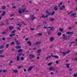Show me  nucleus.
Returning <instances> with one entry per match:
<instances>
[{
  "label": "nucleus",
  "instance_id": "obj_5",
  "mask_svg": "<svg viewBox=\"0 0 77 77\" xmlns=\"http://www.w3.org/2000/svg\"><path fill=\"white\" fill-rule=\"evenodd\" d=\"M48 28L50 29V31H53L54 29V27H51V26H48Z\"/></svg>",
  "mask_w": 77,
  "mask_h": 77
},
{
  "label": "nucleus",
  "instance_id": "obj_33",
  "mask_svg": "<svg viewBox=\"0 0 77 77\" xmlns=\"http://www.w3.org/2000/svg\"><path fill=\"white\" fill-rule=\"evenodd\" d=\"M15 32H16V30H14L13 31H12L11 32V33H15Z\"/></svg>",
  "mask_w": 77,
  "mask_h": 77
},
{
  "label": "nucleus",
  "instance_id": "obj_41",
  "mask_svg": "<svg viewBox=\"0 0 77 77\" xmlns=\"http://www.w3.org/2000/svg\"><path fill=\"white\" fill-rule=\"evenodd\" d=\"M63 3V2H60V3L59 5H58L59 7H60V5H62V4Z\"/></svg>",
  "mask_w": 77,
  "mask_h": 77
},
{
  "label": "nucleus",
  "instance_id": "obj_4",
  "mask_svg": "<svg viewBox=\"0 0 77 77\" xmlns=\"http://www.w3.org/2000/svg\"><path fill=\"white\" fill-rule=\"evenodd\" d=\"M35 68V66H31L30 67L27 69L28 71H31L33 68Z\"/></svg>",
  "mask_w": 77,
  "mask_h": 77
},
{
  "label": "nucleus",
  "instance_id": "obj_3",
  "mask_svg": "<svg viewBox=\"0 0 77 77\" xmlns=\"http://www.w3.org/2000/svg\"><path fill=\"white\" fill-rule=\"evenodd\" d=\"M51 56L52 57H54L55 58V59H59V56L56 55L54 56L53 55L52 53L51 54Z\"/></svg>",
  "mask_w": 77,
  "mask_h": 77
},
{
  "label": "nucleus",
  "instance_id": "obj_17",
  "mask_svg": "<svg viewBox=\"0 0 77 77\" xmlns=\"http://www.w3.org/2000/svg\"><path fill=\"white\" fill-rule=\"evenodd\" d=\"M15 48H17V49H18L19 48H21V47L20 46H17L15 47Z\"/></svg>",
  "mask_w": 77,
  "mask_h": 77
},
{
  "label": "nucleus",
  "instance_id": "obj_29",
  "mask_svg": "<svg viewBox=\"0 0 77 77\" xmlns=\"http://www.w3.org/2000/svg\"><path fill=\"white\" fill-rule=\"evenodd\" d=\"M16 58L17 59V61H18V60H20V57L18 56Z\"/></svg>",
  "mask_w": 77,
  "mask_h": 77
},
{
  "label": "nucleus",
  "instance_id": "obj_10",
  "mask_svg": "<svg viewBox=\"0 0 77 77\" xmlns=\"http://www.w3.org/2000/svg\"><path fill=\"white\" fill-rule=\"evenodd\" d=\"M29 56L31 57V59L32 58H35V55H33L31 54H29Z\"/></svg>",
  "mask_w": 77,
  "mask_h": 77
},
{
  "label": "nucleus",
  "instance_id": "obj_11",
  "mask_svg": "<svg viewBox=\"0 0 77 77\" xmlns=\"http://www.w3.org/2000/svg\"><path fill=\"white\" fill-rule=\"evenodd\" d=\"M76 14H77L76 13H75L72 14V16H74V17H76Z\"/></svg>",
  "mask_w": 77,
  "mask_h": 77
},
{
  "label": "nucleus",
  "instance_id": "obj_43",
  "mask_svg": "<svg viewBox=\"0 0 77 77\" xmlns=\"http://www.w3.org/2000/svg\"><path fill=\"white\" fill-rule=\"evenodd\" d=\"M0 57H5V55H0Z\"/></svg>",
  "mask_w": 77,
  "mask_h": 77
},
{
  "label": "nucleus",
  "instance_id": "obj_37",
  "mask_svg": "<svg viewBox=\"0 0 77 77\" xmlns=\"http://www.w3.org/2000/svg\"><path fill=\"white\" fill-rule=\"evenodd\" d=\"M3 72H7V70L6 69H4L3 71Z\"/></svg>",
  "mask_w": 77,
  "mask_h": 77
},
{
  "label": "nucleus",
  "instance_id": "obj_38",
  "mask_svg": "<svg viewBox=\"0 0 77 77\" xmlns=\"http://www.w3.org/2000/svg\"><path fill=\"white\" fill-rule=\"evenodd\" d=\"M54 14H55V11H53L51 13V15H53Z\"/></svg>",
  "mask_w": 77,
  "mask_h": 77
},
{
  "label": "nucleus",
  "instance_id": "obj_63",
  "mask_svg": "<svg viewBox=\"0 0 77 77\" xmlns=\"http://www.w3.org/2000/svg\"><path fill=\"white\" fill-rule=\"evenodd\" d=\"M77 74H74V76L75 77H77Z\"/></svg>",
  "mask_w": 77,
  "mask_h": 77
},
{
  "label": "nucleus",
  "instance_id": "obj_56",
  "mask_svg": "<svg viewBox=\"0 0 77 77\" xmlns=\"http://www.w3.org/2000/svg\"><path fill=\"white\" fill-rule=\"evenodd\" d=\"M20 59L22 60H24V57H21L20 58Z\"/></svg>",
  "mask_w": 77,
  "mask_h": 77
},
{
  "label": "nucleus",
  "instance_id": "obj_27",
  "mask_svg": "<svg viewBox=\"0 0 77 77\" xmlns=\"http://www.w3.org/2000/svg\"><path fill=\"white\" fill-rule=\"evenodd\" d=\"M23 49L19 50H18V53H21V52H23Z\"/></svg>",
  "mask_w": 77,
  "mask_h": 77
},
{
  "label": "nucleus",
  "instance_id": "obj_35",
  "mask_svg": "<svg viewBox=\"0 0 77 77\" xmlns=\"http://www.w3.org/2000/svg\"><path fill=\"white\" fill-rule=\"evenodd\" d=\"M35 19V17H33L31 19V21H33Z\"/></svg>",
  "mask_w": 77,
  "mask_h": 77
},
{
  "label": "nucleus",
  "instance_id": "obj_54",
  "mask_svg": "<svg viewBox=\"0 0 77 77\" xmlns=\"http://www.w3.org/2000/svg\"><path fill=\"white\" fill-rule=\"evenodd\" d=\"M55 72H56V73H57L58 72V70H54Z\"/></svg>",
  "mask_w": 77,
  "mask_h": 77
},
{
  "label": "nucleus",
  "instance_id": "obj_16",
  "mask_svg": "<svg viewBox=\"0 0 77 77\" xmlns=\"http://www.w3.org/2000/svg\"><path fill=\"white\" fill-rule=\"evenodd\" d=\"M15 42L16 43V44L17 45H19L20 44V42H18L17 40V41L16 42Z\"/></svg>",
  "mask_w": 77,
  "mask_h": 77
},
{
  "label": "nucleus",
  "instance_id": "obj_44",
  "mask_svg": "<svg viewBox=\"0 0 77 77\" xmlns=\"http://www.w3.org/2000/svg\"><path fill=\"white\" fill-rule=\"evenodd\" d=\"M22 66H19L18 67V69H20V68H21Z\"/></svg>",
  "mask_w": 77,
  "mask_h": 77
},
{
  "label": "nucleus",
  "instance_id": "obj_36",
  "mask_svg": "<svg viewBox=\"0 0 77 77\" xmlns=\"http://www.w3.org/2000/svg\"><path fill=\"white\" fill-rule=\"evenodd\" d=\"M52 64V63L51 62V63H48V66H50Z\"/></svg>",
  "mask_w": 77,
  "mask_h": 77
},
{
  "label": "nucleus",
  "instance_id": "obj_32",
  "mask_svg": "<svg viewBox=\"0 0 77 77\" xmlns=\"http://www.w3.org/2000/svg\"><path fill=\"white\" fill-rule=\"evenodd\" d=\"M5 8H6V6H3L2 8V9H5Z\"/></svg>",
  "mask_w": 77,
  "mask_h": 77
},
{
  "label": "nucleus",
  "instance_id": "obj_23",
  "mask_svg": "<svg viewBox=\"0 0 77 77\" xmlns=\"http://www.w3.org/2000/svg\"><path fill=\"white\" fill-rule=\"evenodd\" d=\"M38 36H42L43 35V34L41 33H39L37 34Z\"/></svg>",
  "mask_w": 77,
  "mask_h": 77
},
{
  "label": "nucleus",
  "instance_id": "obj_34",
  "mask_svg": "<svg viewBox=\"0 0 77 77\" xmlns=\"http://www.w3.org/2000/svg\"><path fill=\"white\" fill-rule=\"evenodd\" d=\"M4 48V45H2L0 46V49H2Z\"/></svg>",
  "mask_w": 77,
  "mask_h": 77
},
{
  "label": "nucleus",
  "instance_id": "obj_59",
  "mask_svg": "<svg viewBox=\"0 0 77 77\" xmlns=\"http://www.w3.org/2000/svg\"><path fill=\"white\" fill-rule=\"evenodd\" d=\"M56 63H57V64H59V61H56Z\"/></svg>",
  "mask_w": 77,
  "mask_h": 77
},
{
  "label": "nucleus",
  "instance_id": "obj_55",
  "mask_svg": "<svg viewBox=\"0 0 77 77\" xmlns=\"http://www.w3.org/2000/svg\"><path fill=\"white\" fill-rule=\"evenodd\" d=\"M13 62L12 61H10V63L9 64H11V63H13Z\"/></svg>",
  "mask_w": 77,
  "mask_h": 77
},
{
  "label": "nucleus",
  "instance_id": "obj_42",
  "mask_svg": "<svg viewBox=\"0 0 77 77\" xmlns=\"http://www.w3.org/2000/svg\"><path fill=\"white\" fill-rule=\"evenodd\" d=\"M9 47V44H8L6 45V48H8Z\"/></svg>",
  "mask_w": 77,
  "mask_h": 77
},
{
  "label": "nucleus",
  "instance_id": "obj_24",
  "mask_svg": "<svg viewBox=\"0 0 77 77\" xmlns=\"http://www.w3.org/2000/svg\"><path fill=\"white\" fill-rule=\"evenodd\" d=\"M14 27H12V26H10L9 27V29L10 30H12V29H14Z\"/></svg>",
  "mask_w": 77,
  "mask_h": 77
},
{
  "label": "nucleus",
  "instance_id": "obj_53",
  "mask_svg": "<svg viewBox=\"0 0 77 77\" xmlns=\"http://www.w3.org/2000/svg\"><path fill=\"white\" fill-rule=\"evenodd\" d=\"M22 23V24H23V25H24L25 26H26V24L24 23V22H21Z\"/></svg>",
  "mask_w": 77,
  "mask_h": 77
},
{
  "label": "nucleus",
  "instance_id": "obj_18",
  "mask_svg": "<svg viewBox=\"0 0 77 77\" xmlns=\"http://www.w3.org/2000/svg\"><path fill=\"white\" fill-rule=\"evenodd\" d=\"M18 12L19 13V14H22V13H24V12H23L21 10H20L18 11Z\"/></svg>",
  "mask_w": 77,
  "mask_h": 77
},
{
  "label": "nucleus",
  "instance_id": "obj_57",
  "mask_svg": "<svg viewBox=\"0 0 77 77\" xmlns=\"http://www.w3.org/2000/svg\"><path fill=\"white\" fill-rule=\"evenodd\" d=\"M4 24H5L4 23H2V24H0V26H3Z\"/></svg>",
  "mask_w": 77,
  "mask_h": 77
},
{
  "label": "nucleus",
  "instance_id": "obj_6",
  "mask_svg": "<svg viewBox=\"0 0 77 77\" xmlns=\"http://www.w3.org/2000/svg\"><path fill=\"white\" fill-rule=\"evenodd\" d=\"M66 34H69L70 35H73V34H74V31L72 32H66Z\"/></svg>",
  "mask_w": 77,
  "mask_h": 77
},
{
  "label": "nucleus",
  "instance_id": "obj_50",
  "mask_svg": "<svg viewBox=\"0 0 77 77\" xmlns=\"http://www.w3.org/2000/svg\"><path fill=\"white\" fill-rule=\"evenodd\" d=\"M3 51L2 50H0V54H2V53H3Z\"/></svg>",
  "mask_w": 77,
  "mask_h": 77
},
{
  "label": "nucleus",
  "instance_id": "obj_31",
  "mask_svg": "<svg viewBox=\"0 0 77 77\" xmlns=\"http://www.w3.org/2000/svg\"><path fill=\"white\" fill-rule=\"evenodd\" d=\"M26 8H25V9H22V12H25V10H26Z\"/></svg>",
  "mask_w": 77,
  "mask_h": 77
},
{
  "label": "nucleus",
  "instance_id": "obj_52",
  "mask_svg": "<svg viewBox=\"0 0 77 77\" xmlns=\"http://www.w3.org/2000/svg\"><path fill=\"white\" fill-rule=\"evenodd\" d=\"M21 54H22L21 53L20 54H17L18 56H20V55H21Z\"/></svg>",
  "mask_w": 77,
  "mask_h": 77
},
{
  "label": "nucleus",
  "instance_id": "obj_2",
  "mask_svg": "<svg viewBox=\"0 0 77 77\" xmlns=\"http://www.w3.org/2000/svg\"><path fill=\"white\" fill-rule=\"evenodd\" d=\"M46 12L47 13V14H48L47 15L45 16V17L46 18H47L48 17L49 15H51V13H49L47 11H46Z\"/></svg>",
  "mask_w": 77,
  "mask_h": 77
},
{
  "label": "nucleus",
  "instance_id": "obj_45",
  "mask_svg": "<svg viewBox=\"0 0 77 77\" xmlns=\"http://www.w3.org/2000/svg\"><path fill=\"white\" fill-rule=\"evenodd\" d=\"M48 35H50V34H51V31H49L48 32Z\"/></svg>",
  "mask_w": 77,
  "mask_h": 77
},
{
  "label": "nucleus",
  "instance_id": "obj_58",
  "mask_svg": "<svg viewBox=\"0 0 77 77\" xmlns=\"http://www.w3.org/2000/svg\"><path fill=\"white\" fill-rule=\"evenodd\" d=\"M14 40L15 42H16L17 41V39H16V38H14Z\"/></svg>",
  "mask_w": 77,
  "mask_h": 77
},
{
  "label": "nucleus",
  "instance_id": "obj_20",
  "mask_svg": "<svg viewBox=\"0 0 77 77\" xmlns=\"http://www.w3.org/2000/svg\"><path fill=\"white\" fill-rule=\"evenodd\" d=\"M17 26H19V27H21V26H22V25L20 23H19L17 24Z\"/></svg>",
  "mask_w": 77,
  "mask_h": 77
},
{
  "label": "nucleus",
  "instance_id": "obj_8",
  "mask_svg": "<svg viewBox=\"0 0 77 77\" xmlns=\"http://www.w3.org/2000/svg\"><path fill=\"white\" fill-rule=\"evenodd\" d=\"M49 69L50 70H53V71H55V68H54V67H50L49 68Z\"/></svg>",
  "mask_w": 77,
  "mask_h": 77
},
{
  "label": "nucleus",
  "instance_id": "obj_46",
  "mask_svg": "<svg viewBox=\"0 0 77 77\" xmlns=\"http://www.w3.org/2000/svg\"><path fill=\"white\" fill-rule=\"evenodd\" d=\"M72 12H73V11H71L69 13H68V15H69V14H71V13H72Z\"/></svg>",
  "mask_w": 77,
  "mask_h": 77
},
{
  "label": "nucleus",
  "instance_id": "obj_19",
  "mask_svg": "<svg viewBox=\"0 0 77 77\" xmlns=\"http://www.w3.org/2000/svg\"><path fill=\"white\" fill-rule=\"evenodd\" d=\"M13 71L14 73H17L18 72V70L17 69L13 70Z\"/></svg>",
  "mask_w": 77,
  "mask_h": 77
},
{
  "label": "nucleus",
  "instance_id": "obj_49",
  "mask_svg": "<svg viewBox=\"0 0 77 77\" xmlns=\"http://www.w3.org/2000/svg\"><path fill=\"white\" fill-rule=\"evenodd\" d=\"M42 17L43 18H45V16L42 15Z\"/></svg>",
  "mask_w": 77,
  "mask_h": 77
},
{
  "label": "nucleus",
  "instance_id": "obj_15",
  "mask_svg": "<svg viewBox=\"0 0 77 77\" xmlns=\"http://www.w3.org/2000/svg\"><path fill=\"white\" fill-rule=\"evenodd\" d=\"M70 65V63H69V64H66V68H69V66Z\"/></svg>",
  "mask_w": 77,
  "mask_h": 77
},
{
  "label": "nucleus",
  "instance_id": "obj_39",
  "mask_svg": "<svg viewBox=\"0 0 77 77\" xmlns=\"http://www.w3.org/2000/svg\"><path fill=\"white\" fill-rule=\"evenodd\" d=\"M62 35V33H60V32H59L58 33V36H60Z\"/></svg>",
  "mask_w": 77,
  "mask_h": 77
},
{
  "label": "nucleus",
  "instance_id": "obj_28",
  "mask_svg": "<svg viewBox=\"0 0 77 77\" xmlns=\"http://www.w3.org/2000/svg\"><path fill=\"white\" fill-rule=\"evenodd\" d=\"M59 30L60 31V32H62L63 31V28H60Z\"/></svg>",
  "mask_w": 77,
  "mask_h": 77
},
{
  "label": "nucleus",
  "instance_id": "obj_47",
  "mask_svg": "<svg viewBox=\"0 0 77 77\" xmlns=\"http://www.w3.org/2000/svg\"><path fill=\"white\" fill-rule=\"evenodd\" d=\"M6 23H7V25H9V21H8V20H7Z\"/></svg>",
  "mask_w": 77,
  "mask_h": 77
},
{
  "label": "nucleus",
  "instance_id": "obj_40",
  "mask_svg": "<svg viewBox=\"0 0 77 77\" xmlns=\"http://www.w3.org/2000/svg\"><path fill=\"white\" fill-rule=\"evenodd\" d=\"M6 32H5V31H4L2 33V34H3V35L6 34Z\"/></svg>",
  "mask_w": 77,
  "mask_h": 77
},
{
  "label": "nucleus",
  "instance_id": "obj_30",
  "mask_svg": "<svg viewBox=\"0 0 77 77\" xmlns=\"http://www.w3.org/2000/svg\"><path fill=\"white\" fill-rule=\"evenodd\" d=\"M54 19L53 18H50L49 19V20L51 21H54Z\"/></svg>",
  "mask_w": 77,
  "mask_h": 77
},
{
  "label": "nucleus",
  "instance_id": "obj_1",
  "mask_svg": "<svg viewBox=\"0 0 77 77\" xmlns=\"http://www.w3.org/2000/svg\"><path fill=\"white\" fill-rule=\"evenodd\" d=\"M71 52V51H68L67 52H60L61 53H62V56H65V55L66 54H68L69 53H70Z\"/></svg>",
  "mask_w": 77,
  "mask_h": 77
},
{
  "label": "nucleus",
  "instance_id": "obj_26",
  "mask_svg": "<svg viewBox=\"0 0 77 77\" xmlns=\"http://www.w3.org/2000/svg\"><path fill=\"white\" fill-rule=\"evenodd\" d=\"M15 34H10L9 35V36L10 37H12L13 36H15Z\"/></svg>",
  "mask_w": 77,
  "mask_h": 77
},
{
  "label": "nucleus",
  "instance_id": "obj_9",
  "mask_svg": "<svg viewBox=\"0 0 77 77\" xmlns=\"http://www.w3.org/2000/svg\"><path fill=\"white\" fill-rule=\"evenodd\" d=\"M54 10L55 11L58 10V8H57V6H55V7L54 8Z\"/></svg>",
  "mask_w": 77,
  "mask_h": 77
},
{
  "label": "nucleus",
  "instance_id": "obj_64",
  "mask_svg": "<svg viewBox=\"0 0 77 77\" xmlns=\"http://www.w3.org/2000/svg\"><path fill=\"white\" fill-rule=\"evenodd\" d=\"M77 60V57H76L75 58V61H76Z\"/></svg>",
  "mask_w": 77,
  "mask_h": 77
},
{
  "label": "nucleus",
  "instance_id": "obj_21",
  "mask_svg": "<svg viewBox=\"0 0 77 77\" xmlns=\"http://www.w3.org/2000/svg\"><path fill=\"white\" fill-rule=\"evenodd\" d=\"M27 43L28 44H29V46L32 45V43H31V42L29 41H28L27 42Z\"/></svg>",
  "mask_w": 77,
  "mask_h": 77
},
{
  "label": "nucleus",
  "instance_id": "obj_62",
  "mask_svg": "<svg viewBox=\"0 0 77 77\" xmlns=\"http://www.w3.org/2000/svg\"><path fill=\"white\" fill-rule=\"evenodd\" d=\"M16 6H12V8L14 9H16Z\"/></svg>",
  "mask_w": 77,
  "mask_h": 77
},
{
  "label": "nucleus",
  "instance_id": "obj_13",
  "mask_svg": "<svg viewBox=\"0 0 77 77\" xmlns=\"http://www.w3.org/2000/svg\"><path fill=\"white\" fill-rule=\"evenodd\" d=\"M42 52V49H38L37 51V53H41Z\"/></svg>",
  "mask_w": 77,
  "mask_h": 77
},
{
  "label": "nucleus",
  "instance_id": "obj_12",
  "mask_svg": "<svg viewBox=\"0 0 77 77\" xmlns=\"http://www.w3.org/2000/svg\"><path fill=\"white\" fill-rule=\"evenodd\" d=\"M41 44V42H36L35 43V45H39V44Z\"/></svg>",
  "mask_w": 77,
  "mask_h": 77
},
{
  "label": "nucleus",
  "instance_id": "obj_7",
  "mask_svg": "<svg viewBox=\"0 0 77 77\" xmlns=\"http://www.w3.org/2000/svg\"><path fill=\"white\" fill-rule=\"evenodd\" d=\"M63 9H65V5H63L62 6V7L60 8V9L61 11H62Z\"/></svg>",
  "mask_w": 77,
  "mask_h": 77
},
{
  "label": "nucleus",
  "instance_id": "obj_48",
  "mask_svg": "<svg viewBox=\"0 0 77 77\" xmlns=\"http://www.w3.org/2000/svg\"><path fill=\"white\" fill-rule=\"evenodd\" d=\"M15 44V42H13L11 43V45H14Z\"/></svg>",
  "mask_w": 77,
  "mask_h": 77
},
{
  "label": "nucleus",
  "instance_id": "obj_25",
  "mask_svg": "<svg viewBox=\"0 0 77 77\" xmlns=\"http://www.w3.org/2000/svg\"><path fill=\"white\" fill-rule=\"evenodd\" d=\"M6 14V12H5V11H4L3 12V13H2V16H4V15H5Z\"/></svg>",
  "mask_w": 77,
  "mask_h": 77
},
{
  "label": "nucleus",
  "instance_id": "obj_22",
  "mask_svg": "<svg viewBox=\"0 0 77 77\" xmlns=\"http://www.w3.org/2000/svg\"><path fill=\"white\" fill-rule=\"evenodd\" d=\"M62 39L64 40H66V39H67V37L66 36L64 37H63Z\"/></svg>",
  "mask_w": 77,
  "mask_h": 77
},
{
  "label": "nucleus",
  "instance_id": "obj_14",
  "mask_svg": "<svg viewBox=\"0 0 77 77\" xmlns=\"http://www.w3.org/2000/svg\"><path fill=\"white\" fill-rule=\"evenodd\" d=\"M54 38L53 37H51V38L49 39L50 41H53L54 40Z\"/></svg>",
  "mask_w": 77,
  "mask_h": 77
},
{
  "label": "nucleus",
  "instance_id": "obj_51",
  "mask_svg": "<svg viewBox=\"0 0 77 77\" xmlns=\"http://www.w3.org/2000/svg\"><path fill=\"white\" fill-rule=\"evenodd\" d=\"M31 30H35V28H31L30 29Z\"/></svg>",
  "mask_w": 77,
  "mask_h": 77
},
{
  "label": "nucleus",
  "instance_id": "obj_61",
  "mask_svg": "<svg viewBox=\"0 0 77 77\" xmlns=\"http://www.w3.org/2000/svg\"><path fill=\"white\" fill-rule=\"evenodd\" d=\"M43 28H44V29H46L47 28H48V27H47L46 26H44Z\"/></svg>",
  "mask_w": 77,
  "mask_h": 77
},
{
  "label": "nucleus",
  "instance_id": "obj_60",
  "mask_svg": "<svg viewBox=\"0 0 77 77\" xmlns=\"http://www.w3.org/2000/svg\"><path fill=\"white\" fill-rule=\"evenodd\" d=\"M46 60H47L48 59H49V58L47 56V57H46Z\"/></svg>",
  "mask_w": 77,
  "mask_h": 77
}]
</instances>
